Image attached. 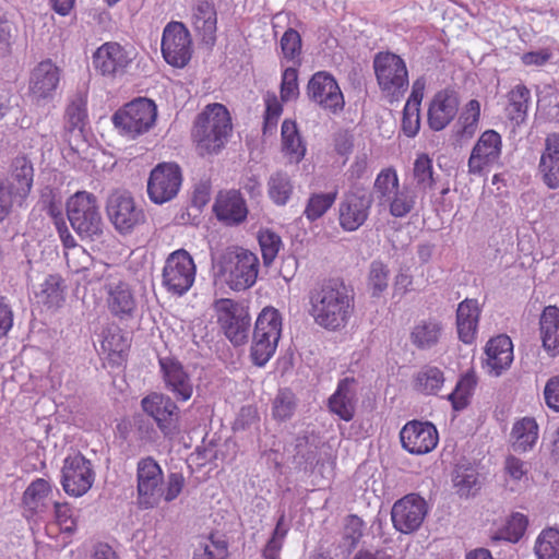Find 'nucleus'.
<instances>
[{"instance_id":"aec40b11","label":"nucleus","mask_w":559,"mask_h":559,"mask_svg":"<svg viewBox=\"0 0 559 559\" xmlns=\"http://www.w3.org/2000/svg\"><path fill=\"white\" fill-rule=\"evenodd\" d=\"M427 513L426 500L417 493H408L393 504L391 519L396 531L411 534L421 526Z\"/></svg>"},{"instance_id":"58836bf2","label":"nucleus","mask_w":559,"mask_h":559,"mask_svg":"<svg viewBox=\"0 0 559 559\" xmlns=\"http://www.w3.org/2000/svg\"><path fill=\"white\" fill-rule=\"evenodd\" d=\"M481 114V105L477 99L468 100L459 116L455 136L460 141H467L476 134Z\"/></svg>"},{"instance_id":"09e8293b","label":"nucleus","mask_w":559,"mask_h":559,"mask_svg":"<svg viewBox=\"0 0 559 559\" xmlns=\"http://www.w3.org/2000/svg\"><path fill=\"white\" fill-rule=\"evenodd\" d=\"M265 109L263 114V135H274L280 121V100L273 92H267L264 97Z\"/></svg>"},{"instance_id":"ddd939ff","label":"nucleus","mask_w":559,"mask_h":559,"mask_svg":"<svg viewBox=\"0 0 559 559\" xmlns=\"http://www.w3.org/2000/svg\"><path fill=\"white\" fill-rule=\"evenodd\" d=\"M61 473L63 490L75 498L84 496L92 488L95 480L92 462L81 453L68 455L63 461Z\"/></svg>"},{"instance_id":"4c0bfd02","label":"nucleus","mask_w":559,"mask_h":559,"mask_svg":"<svg viewBox=\"0 0 559 559\" xmlns=\"http://www.w3.org/2000/svg\"><path fill=\"white\" fill-rule=\"evenodd\" d=\"M445 381L444 372L437 366L424 365L413 377L412 386L421 395H436Z\"/></svg>"},{"instance_id":"7ed1b4c3","label":"nucleus","mask_w":559,"mask_h":559,"mask_svg":"<svg viewBox=\"0 0 559 559\" xmlns=\"http://www.w3.org/2000/svg\"><path fill=\"white\" fill-rule=\"evenodd\" d=\"M231 132L228 110L222 104H211L198 116L192 136L200 154L217 153Z\"/></svg>"},{"instance_id":"a211bd4d","label":"nucleus","mask_w":559,"mask_h":559,"mask_svg":"<svg viewBox=\"0 0 559 559\" xmlns=\"http://www.w3.org/2000/svg\"><path fill=\"white\" fill-rule=\"evenodd\" d=\"M181 183L180 167L175 163H160L150 174L147 180L148 198L155 204H164L178 194Z\"/></svg>"},{"instance_id":"2eb2a0df","label":"nucleus","mask_w":559,"mask_h":559,"mask_svg":"<svg viewBox=\"0 0 559 559\" xmlns=\"http://www.w3.org/2000/svg\"><path fill=\"white\" fill-rule=\"evenodd\" d=\"M135 57L133 47L108 41L96 49L93 55V64L102 75L116 78L128 72Z\"/></svg>"},{"instance_id":"79ce46f5","label":"nucleus","mask_w":559,"mask_h":559,"mask_svg":"<svg viewBox=\"0 0 559 559\" xmlns=\"http://www.w3.org/2000/svg\"><path fill=\"white\" fill-rule=\"evenodd\" d=\"M64 285L59 275H48L36 293L38 300L48 307H59L64 300Z\"/></svg>"},{"instance_id":"bb28decb","label":"nucleus","mask_w":559,"mask_h":559,"mask_svg":"<svg viewBox=\"0 0 559 559\" xmlns=\"http://www.w3.org/2000/svg\"><path fill=\"white\" fill-rule=\"evenodd\" d=\"M486 365L489 373L500 376L513 361V344L506 335L491 337L485 347Z\"/></svg>"},{"instance_id":"39448f33","label":"nucleus","mask_w":559,"mask_h":559,"mask_svg":"<svg viewBox=\"0 0 559 559\" xmlns=\"http://www.w3.org/2000/svg\"><path fill=\"white\" fill-rule=\"evenodd\" d=\"M67 214L72 228L90 240L98 239L104 233V221L97 199L86 191H78L67 202Z\"/></svg>"},{"instance_id":"1a4fd4ad","label":"nucleus","mask_w":559,"mask_h":559,"mask_svg":"<svg viewBox=\"0 0 559 559\" xmlns=\"http://www.w3.org/2000/svg\"><path fill=\"white\" fill-rule=\"evenodd\" d=\"M197 267L192 257L183 249L174 251L166 259L162 283L174 295H183L194 283Z\"/></svg>"},{"instance_id":"4d7b16f0","label":"nucleus","mask_w":559,"mask_h":559,"mask_svg":"<svg viewBox=\"0 0 559 559\" xmlns=\"http://www.w3.org/2000/svg\"><path fill=\"white\" fill-rule=\"evenodd\" d=\"M401 128L407 138H415L420 129V107L405 104Z\"/></svg>"},{"instance_id":"4468645a","label":"nucleus","mask_w":559,"mask_h":559,"mask_svg":"<svg viewBox=\"0 0 559 559\" xmlns=\"http://www.w3.org/2000/svg\"><path fill=\"white\" fill-rule=\"evenodd\" d=\"M107 213L120 234L131 233L145 221L143 210L135 204L133 197L128 191L116 190L108 197Z\"/></svg>"},{"instance_id":"c9c22d12","label":"nucleus","mask_w":559,"mask_h":559,"mask_svg":"<svg viewBox=\"0 0 559 559\" xmlns=\"http://www.w3.org/2000/svg\"><path fill=\"white\" fill-rule=\"evenodd\" d=\"M2 181L12 186L15 191L27 198L31 192L34 179V168L32 162L26 156H17L13 159L9 175L0 178Z\"/></svg>"},{"instance_id":"4be33fe9","label":"nucleus","mask_w":559,"mask_h":559,"mask_svg":"<svg viewBox=\"0 0 559 559\" xmlns=\"http://www.w3.org/2000/svg\"><path fill=\"white\" fill-rule=\"evenodd\" d=\"M141 405L143 411L156 421L164 436L178 432L179 409L169 396L152 393L142 400Z\"/></svg>"},{"instance_id":"3c124183","label":"nucleus","mask_w":559,"mask_h":559,"mask_svg":"<svg viewBox=\"0 0 559 559\" xmlns=\"http://www.w3.org/2000/svg\"><path fill=\"white\" fill-rule=\"evenodd\" d=\"M301 48L302 40L300 34L294 29L288 28L282 35V55L285 59L293 61L294 66L301 64Z\"/></svg>"},{"instance_id":"a878e982","label":"nucleus","mask_w":559,"mask_h":559,"mask_svg":"<svg viewBox=\"0 0 559 559\" xmlns=\"http://www.w3.org/2000/svg\"><path fill=\"white\" fill-rule=\"evenodd\" d=\"M443 332V322L438 317L429 316L415 321L409 332V341L418 350H428L441 342Z\"/></svg>"},{"instance_id":"6ab92c4d","label":"nucleus","mask_w":559,"mask_h":559,"mask_svg":"<svg viewBox=\"0 0 559 559\" xmlns=\"http://www.w3.org/2000/svg\"><path fill=\"white\" fill-rule=\"evenodd\" d=\"M164 479L159 464L151 456L141 459L136 467L138 501L142 508L148 509L158 504L163 497Z\"/></svg>"},{"instance_id":"7c9ffc66","label":"nucleus","mask_w":559,"mask_h":559,"mask_svg":"<svg viewBox=\"0 0 559 559\" xmlns=\"http://www.w3.org/2000/svg\"><path fill=\"white\" fill-rule=\"evenodd\" d=\"M213 209L217 218L228 225L240 224L248 215L243 198L235 190L221 192L216 198Z\"/></svg>"},{"instance_id":"052dcab7","label":"nucleus","mask_w":559,"mask_h":559,"mask_svg":"<svg viewBox=\"0 0 559 559\" xmlns=\"http://www.w3.org/2000/svg\"><path fill=\"white\" fill-rule=\"evenodd\" d=\"M453 481L462 495H468L476 487L478 476L474 469H459Z\"/></svg>"},{"instance_id":"338daca9","label":"nucleus","mask_w":559,"mask_h":559,"mask_svg":"<svg viewBox=\"0 0 559 559\" xmlns=\"http://www.w3.org/2000/svg\"><path fill=\"white\" fill-rule=\"evenodd\" d=\"M226 546L221 543L210 542L203 549L194 555V559H225Z\"/></svg>"},{"instance_id":"8fccbe9b","label":"nucleus","mask_w":559,"mask_h":559,"mask_svg":"<svg viewBox=\"0 0 559 559\" xmlns=\"http://www.w3.org/2000/svg\"><path fill=\"white\" fill-rule=\"evenodd\" d=\"M25 199L12 186L0 179V222L15 209L21 207Z\"/></svg>"},{"instance_id":"72a5a7b5","label":"nucleus","mask_w":559,"mask_h":559,"mask_svg":"<svg viewBox=\"0 0 559 559\" xmlns=\"http://www.w3.org/2000/svg\"><path fill=\"white\" fill-rule=\"evenodd\" d=\"M539 337L548 356H559V307L547 306L542 311Z\"/></svg>"},{"instance_id":"2f4dec72","label":"nucleus","mask_w":559,"mask_h":559,"mask_svg":"<svg viewBox=\"0 0 559 559\" xmlns=\"http://www.w3.org/2000/svg\"><path fill=\"white\" fill-rule=\"evenodd\" d=\"M191 23L205 44L214 45L217 13L211 0L197 1L192 8Z\"/></svg>"},{"instance_id":"de8ad7c7","label":"nucleus","mask_w":559,"mask_h":559,"mask_svg":"<svg viewBox=\"0 0 559 559\" xmlns=\"http://www.w3.org/2000/svg\"><path fill=\"white\" fill-rule=\"evenodd\" d=\"M389 200L390 214L394 217H405L416 204V195L407 187L395 191Z\"/></svg>"},{"instance_id":"9b49d317","label":"nucleus","mask_w":559,"mask_h":559,"mask_svg":"<svg viewBox=\"0 0 559 559\" xmlns=\"http://www.w3.org/2000/svg\"><path fill=\"white\" fill-rule=\"evenodd\" d=\"M217 322L226 336L236 345L242 344L250 328V316L247 307L229 298H221L214 301Z\"/></svg>"},{"instance_id":"69168bd1","label":"nucleus","mask_w":559,"mask_h":559,"mask_svg":"<svg viewBox=\"0 0 559 559\" xmlns=\"http://www.w3.org/2000/svg\"><path fill=\"white\" fill-rule=\"evenodd\" d=\"M185 486V477L181 473H170L167 478L166 489L163 492L164 499L169 502L175 500Z\"/></svg>"},{"instance_id":"c03bdc74","label":"nucleus","mask_w":559,"mask_h":559,"mask_svg":"<svg viewBox=\"0 0 559 559\" xmlns=\"http://www.w3.org/2000/svg\"><path fill=\"white\" fill-rule=\"evenodd\" d=\"M534 552L537 559H559V531L543 530L536 538Z\"/></svg>"},{"instance_id":"774afa93","label":"nucleus","mask_w":559,"mask_h":559,"mask_svg":"<svg viewBox=\"0 0 559 559\" xmlns=\"http://www.w3.org/2000/svg\"><path fill=\"white\" fill-rule=\"evenodd\" d=\"M551 51L548 48L538 51H528L521 56V61L526 67H542L546 64L551 58Z\"/></svg>"},{"instance_id":"cd10ccee","label":"nucleus","mask_w":559,"mask_h":559,"mask_svg":"<svg viewBox=\"0 0 559 559\" xmlns=\"http://www.w3.org/2000/svg\"><path fill=\"white\" fill-rule=\"evenodd\" d=\"M60 76V69L51 60L39 62L31 75V93L36 98L51 97L59 85Z\"/></svg>"},{"instance_id":"412c9836","label":"nucleus","mask_w":559,"mask_h":559,"mask_svg":"<svg viewBox=\"0 0 559 559\" xmlns=\"http://www.w3.org/2000/svg\"><path fill=\"white\" fill-rule=\"evenodd\" d=\"M402 447L411 454L424 455L436 449L439 433L429 421L411 420L400 431Z\"/></svg>"},{"instance_id":"c85d7f7f","label":"nucleus","mask_w":559,"mask_h":559,"mask_svg":"<svg viewBox=\"0 0 559 559\" xmlns=\"http://www.w3.org/2000/svg\"><path fill=\"white\" fill-rule=\"evenodd\" d=\"M481 309L476 299L466 298L456 309L457 336L464 344L471 345L477 338Z\"/></svg>"},{"instance_id":"f03ea898","label":"nucleus","mask_w":559,"mask_h":559,"mask_svg":"<svg viewBox=\"0 0 559 559\" xmlns=\"http://www.w3.org/2000/svg\"><path fill=\"white\" fill-rule=\"evenodd\" d=\"M259 270L257 254L242 247H227L213 258L215 284L225 285L234 292L251 288L257 283Z\"/></svg>"},{"instance_id":"49530a36","label":"nucleus","mask_w":559,"mask_h":559,"mask_svg":"<svg viewBox=\"0 0 559 559\" xmlns=\"http://www.w3.org/2000/svg\"><path fill=\"white\" fill-rule=\"evenodd\" d=\"M374 191L378 198L388 201L392 193L399 190L400 179L394 167L383 168L374 180Z\"/></svg>"},{"instance_id":"bf43d9fd","label":"nucleus","mask_w":559,"mask_h":559,"mask_svg":"<svg viewBox=\"0 0 559 559\" xmlns=\"http://www.w3.org/2000/svg\"><path fill=\"white\" fill-rule=\"evenodd\" d=\"M527 473L528 469L525 462L513 455L507 456L504 461V474L507 476V480L518 484L523 479H527Z\"/></svg>"},{"instance_id":"13d9d810","label":"nucleus","mask_w":559,"mask_h":559,"mask_svg":"<svg viewBox=\"0 0 559 559\" xmlns=\"http://www.w3.org/2000/svg\"><path fill=\"white\" fill-rule=\"evenodd\" d=\"M64 258L68 267L73 273H79L81 271L87 270L92 261L91 255L82 246L72 247L71 250L64 251Z\"/></svg>"},{"instance_id":"0eeeda50","label":"nucleus","mask_w":559,"mask_h":559,"mask_svg":"<svg viewBox=\"0 0 559 559\" xmlns=\"http://www.w3.org/2000/svg\"><path fill=\"white\" fill-rule=\"evenodd\" d=\"M95 271L98 280L104 282L106 304L109 311L117 317L129 316L135 308V299L129 284L115 267L99 264Z\"/></svg>"},{"instance_id":"b1692460","label":"nucleus","mask_w":559,"mask_h":559,"mask_svg":"<svg viewBox=\"0 0 559 559\" xmlns=\"http://www.w3.org/2000/svg\"><path fill=\"white\" fill-rule=\"evenodd\" d=\"M160 371L166 388L180 401H188L193 393L190 376L181 362L170 357L159 358Z\"/></svg>"},{"instance_id":"0e129e2a","label":"nucleus","mask_w":559,"mask_h":559,"mask_svg":"<svg viewBox=\"0 0 559 559\" xmlns=\"http://www.w3.org/2000/svg\"><path fill=\"white\" fill-rule=\"evenodd\" d=\"M86 117L85 104L82 98L73 100L67 108V118L72 128H81Z\"/></svg>"},{"instance_id":"6e6d98bb","label":"nucleus","mask_w":559,"mask_h":559,"mask_svg":"<svg viewBox=\"0 0 559 559\" xmlns=\"http://www.w3.org/2000/svg\"><path fill=\"white\" fill-rule=\"evenodd\" d=\"M298 67H289L282 73V103L297 99L299 96Z\"/></svg>"},{"instance_id":"f257e3e1","label":"nucleus","mask_w":559,"mask_h":559,"mask_svg":"<svg viewBox=\"0 0 559 559\" xmlns=\"http://www.w3.org/2000/svg\"><path fill=\"white\" fill-rule=\"evenodd\" d=\"M310 314L328 331H340L355 312V296L343 282L330 280L310 293Z\"/></svg>"},{"instance_id":"680f3d73","label":"nucleus","mask_w":559,"mask_h":559,"mask_svg":"<svg viewBox=\"0 0 559 559\" xmlns=\"http://www.w3.org/2000/svg\"><path fill=\"white\" fill-rule=\"evenodd\" d=\"M55 518L62 531L72 533L76 525L72 515V510L68 503L55 502Z\"/></svg>"},{"instance_id":"a19ab883","label":"nucleus","mask_w":559,"mask_h":559,"mask_svg":"<svg viewBox=\"0 0 559 559\" xmlns=\"http://www.w3.org/2000/svg\"><path fill=\"white\" fill-rule=\"evenodd\" d=\"M413 180L415 188L423 193L435 186L432 159L426 153L416 156L413 165Z\"/></svg>"},{"instance_id":"37998d69","label":"nucleus","mask_w":559,"mask_h":559,"mask_svg":"<svg viewBox=\"0 0 559 559\" xmlns=\"http://www.w3.org/2000/svg\"><path fill=\"white\" fill-rule=\"evenodd\" d=\"M476 385L477 378L474 372H466L459 379L454 390L448 395L454 411L467 407Z\"/></svg>"},{"instance_id":"603ef678","label":"nucleus","mask_w":559,"mask_h":559,"mask_svg":"<svg viewBox=\"0 0 559 559\" xmlns=\"http://www.w3.org/2000/svg\"><path fill=\"white\" fill-rule=\"evenodd\" d=\"M389 269L381 261H373L368 275V287L373 297H379L388 288Z\"/></svg>"},{"instance_id":"f704fd0d","label":"nucleus","mask_w":559,"mask_h":559,"mask_svg":"<svg viewBox=\"0 0 559 559\" xmlns=\"http://www.w3.org/2000/svg\"><path fill=\"white\" fill-rule=\"evenodd\" d=\"M506 99L507 118L516 126L524 123L532 103L531 90L524 83H518L506 94Z\"/></svg>"},{"instance_id":"f3484780","label":"nucleus","mask_w":559,"mask_h":559,"mask_svg":"<svg viewBox=\"0 0 559 559\" xmlns=\"http://www.w3.org/2000/svg\"><path fill=\"white\" fill-rule=\"evenodd\" d=\"M502 154V136L496 130L484 131L474 144L468 160V174L483 176L499 163Z\"/></svg>"},{"instance_id":"864d4df0","label":"nucleus","mask_w":559,"mask_h":559,"mask_svg":"<svg viewBox=\"0 0 559 559\" xmlns=\"http://www.w3.org/2000/svg\"><path fill=\"white\" fill-rule=\"evenodd\" d=\"M527 525L528 520L524 514L520 512L511 514L501 531L502 538L511 543H518L525 534Z\"/></svg>"},{"instance_id":"f8f14e48","label":"nucleus","mask_w":559,"mask_h":559,"mask_svg":"<svg viewBox=\"0 0 559 559\" xmlns=\"http://www.w3.org/2000/svg\"><path fill=\"white\" fill-rule=\"evenodd\" d=\"M308 98L321 109L338 114L344 109L345 99L336 79L328 71L313 73L308 81Z\"/></svg>"},{"instance_id":"c756f323","label":"nucleus","mask_w":559,"mask_h":559,"mask_svg":"<svg viewBox=\"0 0 559 559\" xmlns=\"http://www.w3.org/2000/svg\"><path fill=\"white\" fill-rule=\"evenodd\" d=\"M538 173L549 189L559 188V134L549 133L545 139Z\"/></svg>"},{"instance_id":"e433bc0d","label":"nucleus","mask_w":559,"mask_h":559,"mask_svg":"<svg viewBox=\"0 0 559 559\" xmlns=\"http://www.w3.org/2000/svg\"><path fill=\"white\" fill-rule=\"evenodd\" d=\"M51 484L44 478L33 480L23 493V504L31 515L44 513L48 507Z\"/></svg>"},{"instance_id":"5fc2aeb1","label":"nucleus","mask_w":559,"mask_h":559,"mask_svg":"<svg viewBox=\"0 0 559 559\" xmlns=\"http://www.w3.org/2000/svg\"><path fill=\"white\" fill-rule=\"evenodd\" d=\"M259 243L262 251L264 264H270L276 258L280 250V237L269 230L262 229L259 233Z\"/></svg>"},{"instance_id":"6e6552de","label":"nucleus","mask_w":559,"mask_h":559,"mask_svg":"<svg viewBox=\"0 0 559 559\" xmlns=\"http://www.w3.org/2000/svg\"><path fill=\"white\" fill-rule=\"evenodd\" d=\"M280 341V314L274 308L266 307L255 322L251 356L255 365L263 366L275 353Z\"/></svg>"},{"instance_id":"20e7f679","label":"nucleus","mask_w":559,"mask_h":559,"mask_svg":"<svg viewBox=\"0 0 559 559\" xmlns=\"http://www.w3.org/2000/svg\"><path fill=\"white\" fill-rule=\"evenodd\" d=\"M373 71L382 96L391 104L400 102L409 86L405 60L391 51H379L373 57Z\"/></svg>"},{"instance_id":"473e14b6","label":"nucleus","mask_w":559,"mask_h":559,"mask_svg":"<svg viewBox=\"0 0 559 559\" xmlns=\"http://www.w3.org/2000/svg\"><path fill=\"white\" fill-rule=\"evenodd\" d=\"M306 152L307 146L296 122L284 120L282 122V163L297 165L304 159Z\"/></svg>"},{"instance_id":"5701e85b","label":"nucleus","mask_w":559,"mask_h":559,"mask_svg":"<svg viewBox=\"0 0 559 559\" xmlns=\"http://www.w3.org/2000/svg\"><path fill=\"white\" fill-rule=\"evenodd\" d=\"M457 107L459 98L453 90L444 88L437 92L428 106L427 122L429 128L433 131L445 129L456 116Z\"/></svg>"},{"instance_id":"ea45409f","label":"nucleus","mask_w":559,"mask_h":559,"mask_svg":"<svg viewBox=\"0 0 559 559\" xmlns=\"http://www.w3.org/2000/svg\"><path fill=\"white\" fill-rule=\"evenodd\" d=\"M513 449L516 452L532 450L538 439V425L532 417L518 420L512 428Z\"/></svg>"},{"instance_id":"393cba45","label":"nucleus","mask_w":559,"mask_h":559,"mask_svg":"<svg viewBox=\"0 0 559 559\" xmlns=\"http://www.w3.org/2000/svg\"><path fill=\"white\" fill-rule=\"evenodd\" d=\"M329 411L345 421H350L356 409V379L347 377L338 381L328 401Z\"/></svg>"},{"instance_id":"9d476101","label":"nucleus","mask_w":559,"mask_h":559,"mask_svg":"<svg viewBox=\"0 0 559 559\" xmlns=\"http://www.w3.org/2000/svg\"><path fill=\"white\" fill-rule=\"evenodd\" d=\"M373 198L362 186H353L338 204V223L345 231H355L369 217Z\"/></svg>"},{"instance_id":"423d86ee","label":"nucleus","mask_w":559,"mask_h":559,"mask_svg":"<svg viewBox=\"0 0 559 559\" xmlns=\"http://www.w3.org/2000/svg\"><path fill=\"white\" fill-rule=\"evenodd\" d=\"M157 107L147 98H138L124 105L112 116L119 133L129 139L146 133L155 123Z\"/></svg>"},{"instance_id":"a18cd8bd","label":"nucleus","mask_w":559,"mask_h":559,"mask_svg":"<svg viewBox=\"0 0 559 559\" xmlns=\"http://www.w3.org/2000/svg\"><path fill=\"white\" fill-rule=\"evenodd\" d=\"M336 198L337 191L312 193L306 204L305 216L311 222L317 221L332 207Z\"/></svg>"},{"instance_id":"dca6fc26","label":"nucleus","mask_w":559,"mask_h":559,"mask_svg":"<svg viewBox=\"0 0 559 559\" xmlns=\"http://www.w3.org/2000/svg\"><path fill=\"white\" fill-rule=\"evenodd\" d=\"M162 53L165 61L176 68H183L192 56V39L182 22H169L162 37Z\"/></svg>"},{"instance_id":"e2e57ef3","label":"nucleus","mask_w":559,"mask_h":559,"mask_svg":"<svg viewBox=\"0 0 559 559\" xmlns=\"http://www.w3.org/2000/svg\"><path fill=\"white\" fill-rule=\"evenodd\" d=\"M544 400L551 411L559 413V376L547 380L544 388Z\"/></svg>"}]
</instances>
